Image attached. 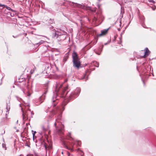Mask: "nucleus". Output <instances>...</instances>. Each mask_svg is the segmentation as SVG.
<instances>
[{"instance_id":"nucleus-13","label":"nucleus","mask_w":156,"mask_h":156,"mask_svg":"<svg viewBox=\"0 0 156 156\" xmlns=\"http://www.w3.org/2000/svg\"><path fill=\"white\" fill-rule=\"evenodd\" d=\"M103 46H104L103 45H102V48H99L98 49V51H95V53H96V54L99 55H100L101 52L102 51V48H103Z\"/></svg>"},{"instance_id":"nucleus-35","label":"nucleus","mask_w":156,"mask_h":156,"mask_svg":"<svg viewBox=\"0 0 156 156\" xmlns=\"http://www.w3.org/2000/svg\"><path fill=\"white\" fill-rule=\"evenodd\" d=\"M5 145H4V144H2V147H5L4 146H5Z\"/></svg>"},{"instance_id":"nucleus-9","label":"nucleus","mask_w":156,"mask_h":156,"mask_svg":"<svg viewBox=\"0 0 156 156\" xmlns=\"http://www.w3.org/2000/svg\"><path fill=\"white\" fill-rule=\"evenodd\" d=\"M108 30V29H105L104 30H101V33L98 34L97 36L99 37L106 35L107 33Z\"/></svg>"},{"instance_id":"nucleus-27","label":"nucleus","mask_w":156,"mask_h":156,"mask_svg":"<svg viewBox=\"0 0 156 156\" xmlns=\"http://www.w3.org/2000/svg\"><path fill=\"white\" fill-rule=\"evenodd\" d=\"M150 2H152L153 3H154L155 2L153 0H149Z\"/></svg>"},{"instance_id":"nucleus-5","label":"nucleus","mask_w":156,"mask_h":156,"mask_svg":"<svg viewBox=\"0 0 156 156\" xmlns=\"http://www.w3.org/2000/svg\"><path fill=\"white\" fill-rule=\"evenodd\" d=\"M22 91L25 95L28 97L30 96L31 94V90L28 87H27L26 89H23Z\"/></svg>"},{"instance_id":"nucleus-17","label":"nucleus","mask_w":156,"mask_h":156,"mask_svg":"<svg viewBox=\"0 0 156 156\" xmlns=\"http://www.w3.org/2000/svg\"><path fill=\"white\" fill-rule=\"evenodd\" d=\"M51 66L50 64H47L46 65L45 68H47L48 69H51Z\"/></svg>"},{"instance_id":"nucleus-47","label":"nucleus","mask_w":156,"mask_h":156,"mask_svg":"<svg viewBox=\"0 0 156 156\" xmlns=\"http://www.w3.org/2000/svg\"><path fill=\"white\" fill-rule=\"evenodd\" d=\"M81 156H83V155H81Z\"/></svg>"},{"instance_id":"nucleus-39","label":"nucleus","mask_w":156,"mask_h":156,"mask_svg":"<svg viewBox=\"0 0 156 156\" xmlns=\"http://www.w3.org/2000/svg\"><path fill=\"white\" fill-rule=\"evenodd\" d=\"M62 108L63 109V111L64 110V108L63 107Z\"/></svg>"},{"instance_id":"nucleus-2","label":"nucleus","mask_w":156,"mask_h":156,"mask_svg":"<svg viewBox=\"0 0 156 156\" xmlns=\"http://www.w3.org/2000/svg\"><path fill=\"white\" fill-rule=\"evenodd\" d=\"M20 106L22 112L23 119L24 121L28 119L30 116L29 114L30 113V110L29 109L28 106L25 107L23 105L20 104Z\"/></svg>"},{"instance_id":"nucleus-33","label":"nucleus","mask_w":156,"mask_h":156,"mask_svg":"<svg viewBox=\"0 0 156 156\" xmlns=\"http://www.w3.org/2000/svg\"><path fill=\"white\" fill-rule=\"evenodd\" d=\"M66 148L68 149H69V150H72V149H71V148H69L68 147H66Z\"/></svg>"},{"instance_id":"nucleus-23","label":"nucleus","mask_w":156,"mask_h":156,"mask_svg":"<svg viewBox=\"0 0 156 156\" xmlns=\"http://www.w3.org/2000/svg\"><path fill=\"white\" fill-rule=\"evenodd\" d=\"M32 132L33 133V139H34V136L35 135V133H36V131H34L33 130H32Z\"/></svg>"},{"instance_id":"nucleus-11","label":"nucleus","mask_w":156,"mask_h":156,"mask_svg":"<svg viewBox=\"0 0 156 156\" xmlns=\"http://www.w3.org/2000/svg\"><path fill=\"white\" fill-rule=\"evenodd\" d=\"M145 50V51L144 55L143 56V57L144 58L148 56L150 52L147 48H146Z\"/></svg>"},{"instance_id":"nucleus-10","label":"nucleus","mask_w":156,"mask_h":156,"mask_svg":"<svg viewBox=\"0 0 156 156\" xmlns=\"http://www.w3.org/2000/svg\"><path fill=\"white\" fill-rule=\"evenodd\" d=\"M62 84H61L60 85V84L59 83H57L56 85L55 86V91L56 93H57L58 91V89L59 88L62 87Z\"/></svg>"},{"instance_id":"nucleus-46","label":"nucleus","mask_w":156,"mask_h":156,"mask_svg":"<svg viewBox=\"0 0 156 156\" xmlns=\"http://www.w3.org/2000/svg\"><path fill=\"white\" fill-rule=\"evenodd\" d=\"M66 81H67V80H66L65 81V82H66Z\"/></svg>"},{"instance_id":"nucleus-38","label":"nucleus","mask_w":156,"mask_h":156,"mask_svg":"<svg viewBox=\"0 0 156 156\" xmlns=\"http://www.w3.org/2000/svg\"><path fill=\"white\" fill-rule=\"evenodd\" d=\"M108 44V43H106L104 44V45H106Z\"/></svg>"},{"instance_id":"nucleus-44","label":"nucleus","mask_w":156,"mask_h":156,"mask_svg":"<svg viewBox=\"0 0 156 156\" xmlns=\"http://www.w3.org/2000/svg\"><path fill=\"white\" fill-rule=\"evenodd\" d=\"M53 112H54V113H55V111L53 110Z\"/></svg>"},{"instance_id":"nucleus-16","label":"nucleus","mask_w":156,"mask_h":156,"mask_svg":"<svg viewBox=\"0 0 156 156\" xmlns=\"http://www.w3.org/2000/svg\"><path fill=\"white\" fill-rule=\"evenodd\" d=\"M45 42V41H43V40H41L38 43L36 44L38 45H39L42 44H44Z\"/></svg>"},{"instance_id":"nucleus-14","label":"nucleus","mask_w":156,"mask_h":156,"mask_svg":"<svg viewBox=\"0 0 156 156\" xmlns=\"http://www.w3.org/2000/svg\"><path fill=\"white\" fill-rule=\"evenodd\" d=\"M72 144L73 145H76L77 146H80L81 144V142L80 141H77L76 142H72Z\"/></svg>"},{"instance_id":"nucleus-41","label":"nucleus","mask_w":156,"mask_h":156,"mask_svg":"<svg viewBox=\"0 0 156 156\" xmlns=\"http://www.w3.org/2000/svg\"><path fill=\"white\" fill-rule=\"evenodd\" d=\"M142 19H143V18H144V17H142Z\"/></svg>"},{"instance_id":"nucleus-26","label":"nucleus","mask_w":156,"mask_h":156,"mask_svg":"<svg viewBox=\"0 0 156 156\" xmlns=\"http://www.w3.org/2000/svg\"><path fill=\"white\" fill-rule=\"evenodd\" d=\"M119 39H120V42L119 43V44H121L122 42V36H121L119 38Z\"/></svg>"},{"instance_id":"nucleus-7","label":"nucleus","mask_w":156,"mask_h":156,"mask_svg":"<svg viewBox=\"0 0 156 156\" xmlns=\"http://www.w3.org/2000/svg\"><path fill=\"white\" fill-rule=\"evenodd\" d=\"M69 4L70 5L74 7L83 8L84 7L83 5L79 4L77 3H74L73 2H70Z\"/></svg>"},{"instance_id":"nucleus-28","label":"nucleus","mask_w":156,"mask_h":156,"mask_svg":"<svg viewBox=\"0 0 156 156\" xmlns=\"http://www.w3.org/2000/svg\"><path fill=\"white\" fill-rule=\"evenodd\" d=\"M152 8L153 10H154L156 9V7L155 6H154L152 7Z\"/></svg>"},{"instance_id":"nucleus-25","label":"nucleus","mask_w":156,"mask_h":156,"mask_svg":"<svg viewBox=\"0 0 156 156\" xmlns=\"http://www.w3.org/2000/svg\"><path fill=\"white\" fill-rule=\"evenodd\" d=\"M10 108V107L9 106H8L7 105L6 106L7 112L8 111Z\"/></svg>"},{"instance_id":"nucleus-3","label":"nucleus","mask_w":156,"mask_h":156,"mask_svg":"<svg viewBox=\"0 0 156 156\" xmlns=\"http://www.w3.org/2000/svg\"><path fill=\"white\" fill-rule=\"evenodd\" d=\"M62 112L57 117V118L55 120V122L54 123V125L56 128V130L59 131L60 132H62L64 130V126L61 124V128H59L58 126H60V123L59 122V120L61 119V115Z\"/></svg>"},{"instance_id":"nucleus-45","label":"nucleus","mask_w":156,"mask_h":156,"mask_svg":"<svg viewBox=\"0 0 156 156\" xmlns=\"http://www.w3.org/2000/svg\"><path fill=\"white\" fill-rule=\"evenodd\" d=\"M79 148H78V151H79Z\"/></svg>"},{"instance_id":"nucleus-50","label":"nucleus","mask_w":156,"mask_h":156,"mask_svg":"<svg viewBox=\"0 0 156 156\" xmlns=\"http://www.w3.org/2000/svg\"><path fill=\"white\" fill-rule=\"evenodd\" d=\"M97 41H96V42H97Z\"/></svg>"},{"instance_id":"nucleus-36","label":"nucleus","mask_w":156,"mask_h":156,"mask_svg":"<svg viewBox=\"0 0 156 156\" xmlns=\"http://www.w3.org/2000/svg\"><path fill=\"white\" fill-rule=\"evenodd\" d=\"M57 109H58V110H59L60 111V112L61 111V109H59V108H57Z\"/></svg>"},{"instance_id":"nucleus-34","label":"nucleus","mask_w":156,"mask_h":156,"mask_svg":"<svg viewBox=\"0 0 156 156\" xmlns=\"http://www.w3.org/2000/svg\"><path fill=\"white\" fill-rule=\"evenodd\" d=\"M71 134L70 133H68V136H71Z\"/></svg>"},{"instance_id":"nucleus-42","label":"nucleus","mask_w":156,"mask_h":156,"mask_svg":"<svg viewBox=\"0 0 156 156\" xmlns=\"http://www.w3.org/2000/svg\"><path fill=\"white\" fill-rule=\"evenodd\" d=\"M52 116H53L51 115V116H50V117H52Z\"/></svg>"},{"instance_id":"nucleus-49","label":"nucleus","mask_w":156,"mask_h":156,"mask_svg":"<svg viewBox=\"0 0 156 156\" xmlns=\"http://www.w3.org/2000/svg\"><path fill=\"white\" fill-rule=\"evenodd\" d=\"M46 92H44V94H45Z\"/></svg>"},{"instance_id":"nucleus-30","label":"nucleus","mask_w":156,"mask_h":156,"mask_svg":"<svg viewBox=\"0 0 156 156\" xmlns=\"http://www.w3.org/2000/svg\"><path fill=\"white\" fill-rule=\"evenodd\" d=\"M86 75L85 74L84 76H83V77L82 78L83 79H86Z\"/></svg>"},{"instance_id":"nucleus-29","label":"nucleus","mask_w":156,"mask_h":156,"mask_svg":"<svg viewBox=\"0 0 156 156\" xmlns=\"http://www.w3.org/2000/svg\"><path fill=\"white\" fill-rule=\"evenodd\" d=\"M44 147L46 151H47V146H46V145L45 144H44Z\"/></svg>"},{"instance_id":"nucleus-19","label":"nucleus","mask_w":156,"mask_h":156,"mask_svg":"<svg viewBox=\"0 0 156 156\" xmlns=\"http://www.w3.org/2000/svg\"><path fill=\"white\" fill-rule=\"evenodd\" d=\"M5 7L7 9H8L9 10H11L12 11V10L9 7L5 5V6H3L2 7Z\"/></svg>"},{"instance_id":"nucleus-1","label":"nucleus","mask_w":156,"mask_h":156,"mask_svg":"<svg viewBox=\"0 0 156 156\" xmlns=\"http://www.w3.org/2000/svg\"><path fill=\"white\" fill-rule=\"evenodd\" d=\"M67 36V33L64 31L60 30L59 31H57L52 35L53 38L57 39L58 41L64 40Z\"/></svg>"},{"instance_id":"nucleus-8","label":"nucleus","mask_w":156,"mask_h":156,"mask_svg":"<svg viewBox=\"0 0 156 156\" xmlns=\"http://www.w3.org/2000/svg\"><path fill=\"white\" fill-rule=\"evenodd\" d=\"M44 97L43 95L40 97L35 102V104L36 105H38L41 103L44 99Z\"/></svg>"},{"instance_id":"nucleus-20","label":"nucleus","mask_w":156,"mask_h":156,"mask_svg":"<svg viewBox=\"0 0 156 156\" xmlns=\"http://www.w3.org/2000/svg\"><path fill=\"white\" fill-rule=\"evenodd\" d=\"M95 62V64H94L95 66L97 67H98L99 63H98V62Z\"/></svg>"},{"instance_id":"nucleus-24","label":"nucleus","mask_w":156,"mask_h":156,"mask_svg":"<svg viewBox=\"0 0 156 156\" xmlns=\"http://www.w3.org/2000/svg\"><path fill=\"white\" fill-rule=\"evenodd\" d=\"M68 86H66L64 88V91H63V94H64V92L65 91H66V90L68 89Z\"/></svg>"},{"instance_id":"nucleus-43","label":"nucleus","mask_w":156,"mask_h":156,"mask_svg":"<svg viewBox=\"0 0 156 156\" xmlns=\"http://www.w3.org/2000/svg\"><path fill=\"white\" fill-rule=\"evenodd\" d=\"M62 154H63V152H62Z\"/></svg>"},{"instance_id":"nucleus-18","label":"nucleus","mask_w":156,"mask_h":156,"mask_svg":"<svg viewBox=\"0 0 156 156\" xmlns=\"http://www.w3.org/2000/svg\"><path fill=\"white\" fill-rule=\"evenodd\" d=\"M52 101L53 102V104L52 106H53V107H55L56 105V103H55V100H54V97H53V98H52Z\"/></svg>"},{"instance_id":"nucleus-12","label":"nucleus","mask_w":156,"mask_h":156,"mask_svg":"<svg viewBox=\"0 0 156 156\" xmlns=\"http://www.w3.org/2000/svg\"><path fill=\"white\" fill-rule=\"evenodd\" d=\"M72 57L73 60H74L75 59H79L77 53L75 52H74L73 53Z\"/></svg>"},{"instance_id":"nucleus-40","label":"nucleus","mask_w":156,"mask_h":156,"mask_svg":"<svg viewBox=\"0 0 156 156\" xmlns=\"http://www.w3.org/2000/svg\"><path fill=\"white\" fill-rule=\"evenodd\" d=\"M143 83H144V85L145 84L144 82V81L143 80Z\"/></svg>"},{"instance_id":"nucleus-32","label":"nucleus","mask_w":156,"mask_h":156,"mask_svg":"<svg viewBox=\"0 0 156 156\" xmlns=\"http://www.w3.org/2000/svg\"><path fill=\"white\" fill-rule=\"evenodd\" d=\"M3 6H5V5H2V4H1L0 3V7H2Z\"/></svg>"},{"instance_id":"nucleus-48","label":"nucleus","mask_w":156,"mask_h":156,"mask_svg":"<svg viewBox=\"0 0 156 156\" xmlns=\"http://www.w3.org/2000/svg\"><path fill=\"white\" fill-rule=\"evenodd\" d=\"M40 134L41 135H42L41 133H40Z\"/></svg>"},{"instance_id":"nucleus-22","label":"nucleus","mask_w":156,"mask_h":156,"mask_svg":"<svg viewBox=\"0 0 156 156\" xmlns=\"http://www.w3.org/2000/svg\"><path fill=\"white\" fill-rule=\"evenodd\" d=\"M42 128L44 132H45L47 130L43 126H42Z\"/></svg>"},{"instance_id":"nucleus-31","label":"nucleus","mask_w":156,"mask_h":156,"mask_svg":"<svg viewBox=\"0 0 156 156\" xmlns=\"http://www.w3.org/2000/svg\"><path fill=\"white\" fill-rule=\"evenodd\" d=\"M67 155H68V156H69V155H70V153H69V152H67Z\"/></svg>"},{"instance_id":"nucleus-4","label":"nucleus","mask_w":156,"mask_h":156,"mask_svg":"<svg viewBox=\"0 0 156 156\" xmlns=\"http://www.w3.org/2000/svg\"><path fill=\"white\" fill-rule=\"evenodd\" d=\"M80 92V88H77L74 91V92L72 93L69 95H68V92L66 93V96L67 97H69V99H71L73 98H75V96L78 95Z\"/></svg>"},{"instance_id":"nucleus-21","label":"nucleus","mask_w":156,"mask_h":156,"mask_svg":"<svg viewBox=\"0 0 156 156\" xmlns=\"http://www.w3.org/2000/svg\"><path fill=\"white\" fill-rule=\"evenodd\" d=\"M30 115L29 117V118H32L33 117V116L34 115V114L32 111L31 112V111H30Z\"/></svg>"},{"instance_id":"nucleus-15","label":"nucleus","mask_w":156,"mask_h":156,"mask_svg":"<svg viewBox=\"0 0 156 156\" xmlns=\"http://www.w3.org/2000/svg\"><path fill=\"white\" fill-rule=\"evenodd\" d=\"M68 58V55L67 54H66V55L64 57L63 59V62H65L67 60Z\"/></svg>"},{"instance_id":"nucleus-6","label":"nucleus","mask_w":156,"mask_h":156,"mask_svg":"<svg viewBox=\"0 0 156 156\" xmlns=\"http://www.w3.org/2000/svg\"><path fill=\"white\" fill-rule=\"evenodd\" d=\"M73 66L74 67L79 69L80 67L81 64L79 59L73 60Z\"/></svg>"},{"instance_id":"nucleus-37","label":"nucleus","mask_w":156,"mask_h":156,"mask_svg":"<svg viewBox=\"0 0 156 156\" xmlns=\"http://www.w3.org/2000/svg\"><path fill=\"white\" fill-rule=\"evenodd\" d=\"M27 156H33L32 155H28Z\"/></svg>"}]
</instances>
